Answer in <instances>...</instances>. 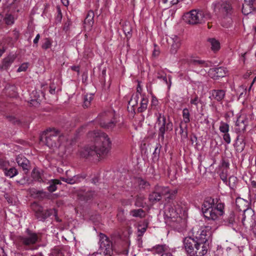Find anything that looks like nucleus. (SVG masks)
Segmentation results:
<instances>
[{
	"label": "nucleus",
	"mask_w": 256,
	"mask_h": 256,
	"mask_svg": "<svg viewBox=\"0 0 256 256\" xmlns=\"http://www.w3.org/2000/svg\"><path fill=\"white\" fill-rule=\"evenodd\" d=\"M88 136L94 139L96 144L82 148L80 150V156L88 158L96 155L103 158L106 156L112 148V142L108 135L100 130H96L88 132Z\"/></svg>",
	"instance_id": "obj_1"
},
{
	"label": "nucleus",
	"mask_w": 256,
	"mask_h": 256,
	"mask_svg": "<svg viewBox=\"0 0 256 256\" xmlns=\"http://www.w3.org/2000/svg\"><path fill=\"white\" fill-rule=\"evenodd\" d=\"M225 205L218 196L206 198L202 205V212L208 220H216L224 214Z\"/></svg>",
	"instance_id": "obj_2"
},
{
	"label": "nucleus",
	"mask_w": 256,
	"mask_h": 256,
	"mask_svg": "<svg viewBox=\"0 0 256 256\" xmlns=\"http://www.w3.org/2000/svg\"><path fill=\"white\" fill-rule=\"evenodd\" d=\"M25 234L18 236L14 244L16 248L20 250H34L38 249L39 246L35 245L42 242V234L36 232L26 228Z\"/></svg>",
	"instance_id": "obj_3"
},
{
	"label": "nucleus",
	"mask_w": 256,
	"mask_h": 256,
	"mask_svg": "<svg viewBox=\"0 0 256 256\" xmlns=\"http://www.w3.org/2000/svg\"><path fill=\"white\" fill-rule=\"evenodd\" d=\"M214 11L220 16L222 24L224 27H230L232 22V16L234 10L232 5L226 2H217L214 4Z\"/></svg>",
	"instance_id": "obj_4"
},
{
	"label": "nucleus",
	"mask_w": 256,
	"mask_h": 256,
	"mask_svg": "<svg viewBox=\"0 0 256 256\" xmlns=\"http://www.w3.org/2000/svg\"><path fill=\"white\" fill-rule=\"evenodd\" d=\"M63 137L60 132L55 128H48L43 132L40 137V142L51 148H58Z\"/></svg>",
	"instance_id": "obj_5"
},
{
	"label": "nucleus",
	"mask_w": 256,
	"mask_h": 256,
	"mask_svg": "<svg viewBox=\"0 0 256 256\" xmlns=\"http://www.w3.org/2000/svg\"><path fill=\"white\" fill-rule=\"evenodd\" d=\"M184 246L186 252L190 256H204L207 252V246H204L192 236L186 238Z\"/></svg>",
	"instance_id": "obj_6"
},
{
	"label": "nucleus",
	"mask_w": 256,
	"mask_h": 256,
	"mask_svg": "<svg viewBox=\"0 0 256 256\" xmlns=\"http://www.w3.org/2000/svg\"><path fill=\"white\" fill-rule=\"evenodd\" d=\"M210 18V13L198 10H192L184 16V20L190 24H202Z\"/></svg>",
	"instance_id": "obj_7"
},
{
	"label": "nucleus",
	"mask_w": 256,
	"mask_h": 256,
	"mask_svg": "<svg viewBox=\"0 0 256 256\" xmlns=\"http://www.w3.org/2000/svg\"><path fill=\"white\" fill-rule=\"evenodd\" d=\"M192 237L201 244L204 246L208 245L209 240H211L212 234V228L210 226H206L201 228L196 232H193Z\"/></svg>",
	"instance_id": "obj_8"
},
{
	"label": "nucleus",
	"mask_w": 256,
	"mask_h": 256,
	"mask_svg": "<svg viewBox=\"0 0 256 256\" xmlns=\"http://www.w3.org/2000/svg\"><path fill=\"white\" fill-rule=\"evenodd\" d=\"M157 124L159 126L158 131V136L162 141L164 139V134L166 132H171L173 130V124L172 122L168 120L166 122V118L162 114H158L157 118Z\"/></svg>",
	"instance_id": "obj_9"
},
{
	"label": "nucleus",
	"mask_w": 256,
	"mask_h": 256,
	"mask_svg": "<svg viewBox=\"0 0 256 256\" xmlns=\"http://www.w3.org/2000/svg\"><path fill=\"white\" fill-rule=\"evenodd\" d=\"M99 237L100 253H102L104 256H112L114 253L112 242L104 234L100 233Z\"/></svg>",
	"instance_id": "obj_10"
},
{
	"label": "nucleus",
	"mask_w": 256,
	"mask_h": 256,
	"mask_svg": "<svg viewBox=\"0 0 256 256\" xmlns=\"http://www.w3.org/2000/svg\"><path fill=\"white\" fill-rule=\"evenodd\" d=\"M32 208L35 212L36 216L40 220L44 221L54 214L55 216L56 215L54 209L44 210L42 206L36 202H34L32 204Z\"/></svg>",
	"instance_id": "obj_11"
},
{
	"label": "nucleus",
	"mask_w": 256,
	"mask_h": 256,
	"mask_svg": "<svg viewBox=\"0 0 256 256\" xmlns=\"http://www.w3.org/2000/svg\"><path fill=\"white\" fill-rule=\"evenodd\" d=\"M154 188L155 190L159 193L162 197L163 196L168 194V196H167V198L168 199H173L174 196L178 192L176 189L170 190L168 187L163 186L159 185L156 186Z\"/></svg>",
	"instance_id": "obj_12"
},
{
	"label": "nucleus",
	"mask_w": 256,
	"mask_h": 256,
	"mask_svg": "<svg viewBox=\"0 0 256 256\" xmlns=\"http://www.w3.org/2000/svg\"><path fill=\"white\" fill-rule=\"evenodd\" d=\"M16 58V54L10 53L4 58L0 64V70L8 71Z\"/></svg>",
	"instance_id": "obj_13"
},
{
	"label": "nucleus",
	"mask_w": 256,
	"mask_h": 256,
	"mask_svg": "<svg viewBox=\"0 0 256 256\" xmlns=\"http://www.w3.org/2000/svg\"><path fill=\"white\" fill-rule=\"evenodd\" d=\"M190 66L194 68H202L210 67L212 63L208 61H206L198 58L190 59L188 61Z\"/></svg>",
	"instance_id": "obj_14"
},
{
	"label": "nucleus",
	"mask_w": 256,
	"mask_h": 256,
	"mask_svg": "<svg viewBox=\"0 0 256 256\" xmlns=\"http://www.w3.org/2000/svg\"><path fill=\"white\" fill-rule=\"evenodd\" d=\"M226 70L224 67H218L210 68L208 71L209 76L214 80H218L220 78L224 77Z\"/></svg>",
	"instance_id": "obj_15"
},
{
	"label": "nucleus",
	"mask_w": 256,
	"mask_h": 256,
	"mask_svg": "<svg viewBox=\"0 0 256 256\" xmlns=\"http://www.w3.org/2000/svg\"><path fill=\"white\" fill-rule=\"evenodd\" d=\"M243 218H242V222L244 225V221L248 219V220H254L252 222V227H255L256 226V222L255 219L256 218V216L254 214V212L251 208H244L243 211Z\"/></svg>",
	"instance_id": "obj_16"
},
{
	"label": "nucleus",
	"mask_w": 256,
	"mask_h": 256,
	"mask_svg": "<svg viewBox=\"0 0 256 256\" xmlns=\"http://www.w3.org/2000/svg\"><path fill=\"white\" fill-rule=\"evenodd\" d=\"M171 44L170 52L172 54H175L181 45V40L176 35H172L168 40Z\"/></svg>",
	"instance_id": "obj_17"
},
{
	"label": "nucleus",
	"mask_w": 256,
	"mask_h": 256,
	"mask_svg": "<svg viewBox=\"0 0 256 256\" xmlns=\"http://www.w3.org/2000/svg\"><path fill=\"white\" fill-rule=\"evenodd\" d=\"M16 162L23 170L28 172L30 168V161L23 155L19 154L16 158Z\"/></svg>",
	"instance_id": "obj_18"
},
{
	"label": "nucleus",
	"mask_w": 256,
	"mask_h": 256,
	"mask_svg": "<svg viewBox=\"0 0 256 256\" xmlns=\"http://www.w3.org/2000/svg\"><path fill=\"white\" fill-rule=\"evenodd\" d=\"M210 98L211 100H214L221 102L226 95V92L223 90H212L210 92Z\"/></svg>",
	"instance_id": "obj_19"
},
{
	"label": "nucleus",
	"mask_w": 256,
	"mask_h": 256,
	"mask_svg": "<svg viewBox=\"0 0 256 256\" xmlns=\"http://www.w3.org/2000/svg\"><path fill=\"white\" fill-rule=\"evenodd\" d=\"M248 125V119L246 116H240L236 122V130L238 132H244Z\"/></svg>",
	"instance_id": "obj_20"
},
{
	"label": "nucleus",
	"mask_w": 256,
	"mask_h": 256,
	"mask_svg": "<svg viewBox=\"0 0 256 256\" xmlns=\"http://www.w3.org/2000/svg\"><path fill=\"white\" fill-rule=\"evenodd\" d=\"M222 223L224 225L232 227L236 223V216L233 211L230 212L228 214L223 218Z\"/></svg>",
	"instance_id": "obj_21"
},
{
	"label": "nucleus",
	"mask_w": 256,
	"mask_h": 256,
	"mask_svg": "<svg viewBox=\"0 0 256 256\" xmlns=\"http://www.w3.org/2000/svg\"><path fill=\"white\" fill-rule=\"evenodd\" d=\"M164 214L168 218H175L178 216V212L172 206H168L165 209Z\"/></svg>",
	"instance_id": "obj_22"
},
{
	"label": "nucleus",
	"mask_w": 256,
	"mask_h": 256,
	"mask_svg": "<svg viewBox=\"0 0 256 256\" xmlns=\"http://www.w3.org/2000/svg\"><path fill=\"white\" fill-rule=\"evenodd\" d=\"M94 12L93 11L90 10L88 12L84 20L85 27H88L90 29L94 24Z\"/></svg>",
	"instance_id": "obj_23"
},
{
	"label": "nucleus",
	"mask_w": 256,
	"mask_h": 256,
	"mask_svg": "<svg viewBox=\"0 0 256 256\" xmlns=\"http://www.w3.org/2000/svg\"><path fill=\"white\" fill-rule=\"evenodd\" d=\"M236 204L237 208L240 211H243L244 208H248V202L241 198H236Z\"/></svg>",
	"instance_id": "obj_24"
},
{
	"label": "nucleus",
	"mask_w": 256,
	"mask_h": 256,
	"mask_svg": "<svg viewBox=\"0 0 256 256\" xmlns=\"http://www.w3.org/2000/svg\"><path fill=\"white\" fill-rule=\"evenodd\" d=\"M256 10V6H254L253 5L250 4L246 3L245 2L242 4V12L244 15H248L252 13L253 11H254Z\"/></svg>",
	"instance_id": "obj_25"
},
{
	"label": "nucleus",
	"mask_w": 256,
	"mask_h": 256,
	"mask_svg": "<svg viewBox=\"0 0 256 256\" xmlns=\"http://www.w3.org/2000/svg\"><path fill=\"white\" fill-rule=\"evenodd\" d=\"M4 167V168H1L3 170L4 175L10 178H13L18 174V170L14 167H12L9 168Z\"/></svg>",
	"instance_id": "obj_26"
},
{
	"label": "nucleus",
	"mask_w": 256,
	"mask_h": 256,
	"mask_svg": "<svg viewBox=\"0 0 256 256\" xmlns=\"http://www.w3.org/2000/svg\"><path fill=\"white\" fill-rule=\"evenodd\" d=\"M46 183L49 184L47 187V189L51 192L56 190L57 188L56 184H61L60 182L58 180H51Z\"/></svg>",
	"instance_id": "obj_27"
},
{
	"label": "nucleus",
	"mask_w": 256,
	"mask_h": 256,
	"mask_svg": "<svg viewBox=\"0 0 256 256\" xmlns=\"http://www.w3.org/2000/svg\"><path fill=\"white\" fill-rule=\"evenodd\" d=\"M139 99V96L138 94H133L131 98L128 102V108H129V106H130L132 107V112L133 111L134 113V106H136L138 104V101Z\"/></svg>",
	"instance_id": "obj_28"
},
{
	"label": "nucleus",
	"mask_w": 256,
	"mask_h": 256,
	"mask_svg": "<svg viewBox=\"0 0 256 256\" xmlns=\"http://www.w3.org/2000/svg\"><path fill=\"white\" fill-rule=\"evenodd\" d=\"M32 176L36 181L40 182H46L45 180L42 178V172L38 170H34L32 173Z\"/></svg>",
	"instance_id": "obj_29"
},
{
	"label": "nucleus",
	"mask_w": 256,
	"mask_h": 256,
	"mask_svg": "<svg viewBox=\"0 0 256 256\" xmlns=\"http://www.w3.org/2000/svg\"><path fill=\"white\" fill-rule=\"evenodd\" d=\"M162 197L159 193L154 189V191L149 195V200L152 203H156L161 200Z\"/></svg>",
	"instance_id": "obj_30"
},
{
	"label": "nucleus",
	"mask_w": 256,
	"mask_h": 256,
	"mask_svg": "<svg viewBox=\"0 0 256 256\" xmlns=\"http://www.w3.org/2000/svg\"><path fill=\"white\" fill-rule=\"evenodd\" d=\"M148 102V98L143 96L140 102V106L138 108V112H142L146 110Z\"/></svg>",
	"instance_id": "obj_31"
},
{
	"label": "nucleus",
	"mask_w": 256,
	"mask_h": 256,
	"mask_svg": "<svg viewBox=\"0 0 256 256\" xmlns=\"http://www.w3.org/2000/svg\"><path fill=\"white\" fill-rule=\"evenodd\" d=\"M100 125L105 129L112 130L116 126V122L114 120H111L110 122L101 120L100 122Z\"/></svg>",
	"instance_id": "obj_32"
},
{
	"label": "nucleus",
	"mask_w": 256,
	"mask_h": 256,
	"mask_svg": "<svg viewBox=\"0 0 256 256\" xmlns=\"http://www.w3.org/2000/svg\"><path fill=\"white\" fill-rule=\"evenodd\" d=\"M148 221L147 220H144L142 224H138V236H142L146 231L148 226Z\"/></svg>",
	"instance_id": "obj_33"
},
{
	"label": "nucleus",
	"mask_w": 256,
	"mask_h": 256,
	"mask_svg": "<svg viewBox=\"0 0 256 256\" xmlns=\"http://www.w3.org/2000/svg\"><path fill=\"white\" fill-rule=\"evenodd\" d=\"M94 194V192L88 191L79 194V196L82 200L88 201L93 198Z\"/></svg>",
	"instance_id": "obj_34"
},
{
	"label": "nucleus",
	"mask_w": 256,
	"mask_h": 256,
	"mask_svg": "<svg viewBox=\"0 0 256 256\" xmlns=\"http://www.w3.org/2000/svg\"><path fill=\"white\" fill-rule=\"evenodd\" d=\"M144 200L145 198L143 195L141 194L138 195L136 197L135 205L138 207L144 208L146 204Z\"/></svg>",
	"instance_id": "obj_35"
},
{
	"label": "nucleus",
	"mask_w": 256,
	"mask_h": 256,
	"mask_svg": "<svg viewBox=\"0 0 256 256\" xmlns=\"http://www.w3.org/2000/svg\"><path fill=\"white\" fill-rule=\"evenodd\" d=\"M93 99L94 96L92 94H90L84 95L83 106L84 108H88L90 106V102Z\"/></svg>",
	"instance_id": "obj_36"
},
{
	"label": "nucleus",
	"mask_w": 256,
	"mask_h": 256,
	"mask_svg": "<svg viewBox=\"0 0 256 256\" xmlns=\"http://www.w3.org/2000/svg\"><path fill=\"white\" fill-rule=\"evenodd\" d=\"M208 41L211 44V48L214 51L218 50L220 48V42L214 38H210Z\"/></svg>",
	"instance_id": "obj_37"
},
{
	"label": "nucleus",
	"mask_w": 256,
	"mask_h": 256,
	"mask_svg": "<svg viewBox=\"0 0 256 256\" xmlns=\"http://www.w3.org/2000/svg\"><path fill=\"white\" fill-rule=\"evenodd\" d=\"M237 182L238 178L236 176H230L229 177L227 185H228V186L231 189L234 190L236 187Z\"/></svg>",
	"instance_id": "obj_38"
},
{
	"label": "nucleus",
	"mask_w": 256,
	"mask_h": 256,
	"mask_svg": "<svg viewBox=\"0 0 256 256\" xmlns=\"http://www.w3.org/2000/svg\"><path fill=\"white\" fill-rule=\"evenodd\" d=\"M220 131L223 133H227L229 132V125L226 122L222 121L220 122V125L219 126Z\"/></svg>",
	"instance_id": "obj_39"
},
{
	"label": "nucleus",
	"mask_w": 256,
	"mask_h": 256,
	"mask_svg": "<svg viewBox=\"0 0 256 256\" xmlns=\"http://www.w3.org/2000/svg\"><path fill=\"white\" fill-rule=\"evenodd\" d=\"M130 214L134 217L142 218L144 214V210L140 208L138 210H133L130 212Z\"/></svg>",
	"instance_id": "obj_40"
},
{
	"label": "nucleus",
	"mask_w": 256,
	"mask_h": 256,
	"mask_svg": "<svg viewBox=\"0 0 256 256\" xmlns=\"http://www.w3.org/2000/svg\"><path fill=\"white\" fill-rule=\"evenodd\" d=\"M182 117L184 123L188 124L190 122V114L188 108H184L182 110Z\"/></svg>",
	"instance_id": "obj_41"
},
{
	"label": "nucleus",
	"mask_w": 256,
	"mask_h": 256,
	"mask_svg": "<svg viewBox=\"0 0 256 256\" xmlns=\"http://www.w3.org/2000/svg\"><path fill=\"white\" fill-rule=\"evenodd\" d=\"M4 20L5 23L8 25H12L14 23V18L12 15L7 14H6Z\"/></svg>",
	"instance_id": "obj_42"
},
{
	"label": "nucleus",
	"mask_w": 256,
	"mask_h": 256,
	"mask_svg": "<svg viewBox=\"0 0 256 256\" xmlns=\"http://www.w3.org/2000/svg\"><path fill=\"white\" fill-rule=\"evenodd\" d=\"M78 176H74L72 178H62L61 180L68 184H74L78 181Z\"/></svg>",
	"instance_id": "obj_43"
},
{
	"label": "nucleus",
	"mask_w": 256,
	"mask_h": 256,
	"mask_svg": "<svg viewBox=\"0 0 256 256\" xmlns=\"http://www.w3.org/2000/svg\"><path fill=\"white\" fill-rule=\"evenodd\" d=\"M52 45V42L49 38H46L44 42L42 45V48L46 50L51 48Z\"/></svg>",
	"instance_id": "obj_44"
},
{
	"label": "nucleus",
	"mask_w": 256,
	"mask_h": 256,
	"mask_svg": "<svg viewBox=\"0 0 256 256\" xmlns=\"http://www.w3.org/2000/svg\"><path fill=\"white\" fill-rule=\"evenodd\" d=\"M201 102L200 99L198 98L197 95L194 96V97H192L190 100V104L198 106L199 102Z\"/></svg>",
	"instance_id": "obj_45"
},
{
	"label": "nucleus",
	"mask_w": 256,
	"mask_h": 256,
	"mask_svg": "<svg viewBox=\"0 0 256 256\" xmlns=\"http://www.w3.org/2000/svg\"><path fill=\"white\" fill-rule=\"evenodd\" d=\"M28 62H24L22 64L17 70V72H25L28 68Z\"/></svg>",
	"instance_id": "obj_46"
},
{
	"label": "nucleus",
	"mask_w": 256,
	"mask_h": 256,
	"mask_svg": "<svg viewBox=\"0 0 256 256\" xmlns=\"http://www.w3.org/2000/svg\"><path fill=\"white\" fill-rule=\"evenodd\" d=\"M138 184L140 188H144L150 186L149 183L144 180L140 179L138 181Z\"/></svg>",
	"instance_id": "obj_47"
},
{
	"label": "nucleus",
	"mask_w": 256,
	"mask_h": 256,
	"mask_svg": "<svg viewBox=\"0 0 256 256\" xmlns=\"http://www.w3.org/2000/svg\"><path fill=\"white\" fill-rule=\"evenodd\" d=\"M161 147L162 146H161L160 144H159V143L156 144V146L154 149V151L153 152V154L155 156H159Z\"/></svg>",
	"instance_id": "obj_48"
},
{
	"label": "nucleus",
	"mask_w": 256,
	"mask_h": 256,
	"mask_svg": "<svg viewBox=\"0 0 256 256\" xmlns=\"http://www.w3.org/2000/svg\"><path fill=\"white\" fill-rule=\"evenodd\" d=\"M8 118L11 122L14 124H20V120L14 116H10Z\"/></svg>",
	"instance_id": "obj_49"
},
{
	"label": "nucleus",
	"mask_w": 256,
	"mask_h": 256,
	"mask_svg": "<svg viewBox=\"0 0 256 256\" xmlns=\"http://www.w3.org/2000/svg\"><path fill=\"white\" fill-rule=\"evenodd\" d=\"M158 104V100L156 96H153L151 102V108H155Z\"/></svg>",
	"instance_id": "obj_50"
},
{
	"label": "nucleus",
	"mask_w": 256,
	"mask_h": 256,
	"mask_svg": "<svg viewBox=\"0 0 256 256\" xmlns=\"http://www.w3.org/2000/svg\"><path fill=\"white\" fill-rule=\"evenodd\" d=\"M223 139L227 144H229L230 143L231 139L230 135L228 134V132L224 134Z\"/></svg>",
	"instance_id": "obj_51"
},
{
	"label": "nucleus",
	"mask_w": 256,
	"mask_h": 256,
	"mask_svg": "<svg viewBox=\"0 0 256 256\" xmlns=\"http://www.w3.org/2000/svg\"><path fill=\"white\" fill-rule=\"evenodd\" d=\"M9 164L8 162L0 158V168H4Z\"/></svg>",
	"instance_id": "obj_52"
},
{
	"label": "nucleus",
	"mask_w": 256,
	"mask_h": 256,
	"mask_svg": "<svg viewBox=\"0 0 256 256\" xmlns=\"http://www.w3.org/2000/svg\"><path fill=\"white\" fill-rule=\"evenodd\" d=\"M157 78L160 80H162L166 84H168L166 74L161 75L160 72H158Z\"/></svg>",
	"instance_id": "obj_53"
},
{
	"label": "nucleus",
	"mask_w": 256,
	"mask_h": 256,
	"mask_svg": "<svg viewBox=\"0 0 256 256\" xmlns=\"http://www.w3.org/2000/svg\"><path fill=\"white\" fill-rule=\"evenodd\" d=\"M220 178L221 180L226 184H228V180H227V176L226 174L224 172H222L220 174Z\"/></svg>",
	"instance_id": "obj_54"
},
{
	"label": "nucleus",
	"mask_w": 256,
	"mask_h": 256,
	"mask_svg": "<svg viewBox=\"0 0 256 256\" xmlns=\"http://www.w3.org/2000/svg\"><path fill=\"white\" fill-rule=\"evenodd\" d=\"M50 92L52 94H54L56 93V86H54V84H50Z\"/></svg>",
	"instance_id": "obj_55"
},
{
	"label": "nucleus",
	"mask_w": 256,
	"mask_h": 256,
	"mask_svg": "<svg viewBox=\"0 0 256 256\" xmlns=\"http://www.w3.org/2000/svg\"><path fill=\"white\" fill-rule=\"evenodd\" d=\"M62 18V14L60 8L58 9V14L56 17V20L60 22Z\"/></svg>",
	"instance_id": "obj_56"
},
{
	"label": "nucleus",
	"mask_w": 256,
	"mask_h": 256,
	"mask_svg": "<svg viewBox=\"0 0 256 256\" xmlns=\"http://www.w3.org/2000/svg\"><path fill=\"white\" fill-rule=\"evenodd\" d=\"M142 91V88L140 86V84H138L137 86L136 92L134 94H138V96H140V94H141Z\"/></svg>",
	"instance_id": "obj_57"
},
{
	"label": "nucleus",
	"mask_w": 256,
	"mask_h": 256,
	"mask_svg": "<svg viewBox=\"0 0 256 256\" xmlns=\"http://www.w3.org/2000/svg\"><path fill=\"white\" fill-rule=\"evenodd\" d=\"M222 167L227 168L229 167L230 164L228 161L223 160L222 163Z\"/></svg>",
	"instance_id": "obj_58"
},
{
	"label": "nucleus",
	"mask_w": 256,
	"mask_h": 256,
	"mask_svg": "<svg viewBox=\"0 0 256 256\" xmlns=\"http://www.w3.org/2000/svg\"><path fill=\"white\" fill-rule=\"evenodd\" d=\"M244 2L256 6V0H244Z\"/></svg>",
	"instance_id": "obj_59"
},
{
	"label": "nucleus",
	"mask_w": 256,
	"mask_h": 256,
	"mask_svg": "<svg viewBox=\"0 0 256 256\" xmlns=\"http://www.w3.org/2000/svg\"><path fill=\"white\" fill-rule=\"evenodd\" d=\"M70 24L69 21L65 23L64 26V30L65 31H68L69 30V26H70Z\"/></svg>",
	"instance_id": "obj_60"
},
{
	"label": "nucleus",
	"mask_w": 256,
	"mask_h": 256,
	"mask_svg": "<svg viewBox=\"0 0 256 256\" xmlns=\"http://www.w3.org/2000/svg\"><path fill=\"white\" fill-rule=\"evenodd\" d=\"M180 134L184 136H187V131L186 130L185 132H184V129L182 128V126L180 125Z\"/></svg>",
	"instance_id": "obj_61"
},
{
	"label": "nucleus",
	"mask_w": 256,
	"mask_h": 256,
	"mask_svg": "<svg viewBox=\"0 0 256 256\" xmlns=\"http://www.w3.org/2000/svg\"><path fill=\"white\" fill-rule=\"evenodd\" d=\"M40 38V34H38L36 36L34 40V43L35 44H37Z\"/></svg>",
	"instance_id": "obj_62"
},
{
	"label": "nucleus",
	"mask_w": 256,
	"mask_h": 256,
	"mask_svg": "<svg viewBox=\"0 0 256 256\" xmlns=\"http://www.w3.org/2000/svg\"><path fill=\"white\" fill-rule=\"evenodd\" d=\"M92 182L96 184L98 182V178L97 177H94L92 179Z\"/></svg>",
	"instance_id": "obj_63"
},
{
	"label": "nucleus",
	"mask_w": 256,
	"mask_h": 256,
	"mask_svg": "<svg viewBox=\"0 0 256 256\" xmlns=\"http://www.w3.org/2000/svg\"><path fill=\"white\" fill-rule=\"evenodd\" d=\"M72 70L78 72H80V67L78 66H72L71 67Z\"/></svg>",
	"instance_id": "obj_64"
}]
</instances>
